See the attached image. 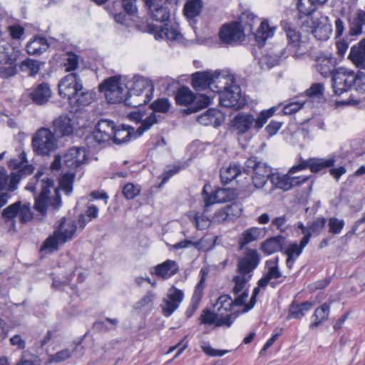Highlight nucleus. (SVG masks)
Returning a JSON list of instances; mask_svg holds the SVG:
<instances>
[{
  "label": "nucleus",
  "mask_w": 365,
  "mask_h": 365,
  "mask_svg": "<svg viewBox=\"0 0 365 365\" xmlns=\"http://www.w3.org/2000/svg\"><path fill=\"white\" fill-rule=\"evenodd\" d=\"M261 257L257 250L248 248L243 257L237 260V272L238 275L233 277L235 283L232 292L236 296L235 304L238 307L245 304L249 294L246 288L247 283L251 279L252 272L260 263Z\"/></svg>",
  "instance_id": "nucleus-1"
},
{
  "label": "nucleus",
  "mask_w": 365,
  "mask_h": 365,
  "mask_svg": "<svg viewBox=\"0 0 365 365\" xmlns=\"http://www.w3.org/2000/svg\"><path fill=\"white\" fill-rule=\"evenodd\" d=\"M151 17L156 21L164 23L163 26L149 25L152 33L155 34L156 38H166L174 41L178 39L181 36L177 26L170 24V10L167 6V3H162L155 1L149 6Z\"/></svg>",
  "instance_id": "nucleus-2"
},
{
  "label": "nucleus",
  "mask_w": 365,
  "mask_h": 365,
  "mask_svg": "<svg viewBox=\"0 0 365 365\" xmlns=\"http://www.w3.org/2000/svg\"><path fill=\"white\" fill-rule=\"evenodd\" d=\"M277 110V107H272L269 109L260 112L257 118L251 113L245 112L239 113L232 120V126L240 135L245 134L252 127L256 130H260L267 123L268 119L272 117Z\"/></svg>",
  "instance_id": "nucleus-3"
},
{
  "label": "nucleus",
  "mask_w": 365,
  "mask_h": 365,
  "mask_svg": "<svg viewBox=\"0 0 365 365\" xmlns=\"http://www.w3.org/2000/svg\"><path fill=\"white\" fill-rule=\"evenodd\" d=\"M43 175V172L38 170L26 187V190L35 192L37 189L36 185L38 183L40 184L41 191L40 195L35 199L34 208L41 214H45L46 212L50 189L53 187L54 185L53 180L48 177L42 179L39 182V178Z\"/></svg>",
  "instance_id": "nucleus-4"
},
{
  "label": "nucleus",
  "mask_w": 365,
  "mask_h": 365,
  "mask_svg": "<svg viewBox=\"0 0 365 365\" xmlns=\"http://www.w3.org/2000/svg\"><path fill=\"white\" fill-rule=\"evenodd\" d=\"M282 30L286 34L287 46L284 49L287 53L292 55L294 58H302L308 51L307 43L302 40V35L294 25L287 21L281 22Z\"/></svg>",
  "instance_id": "nucleus-5"
},
{
  "label": "nucleus",
  "mask_w": 365,
  "mask_h": 365,
  "mask_svg": "<svg viewBox=\"0 0 365 365\" xmlns=\"http://www.w3.org/2000/svg\"><path fill=\"white\" fill-rule=\"evenodd\" d=\"M243 171L246 173H253L252 182L257 189L263 187L273 175L270 166L256 156H252L245 161Z\"/></svg>",
  "instance_id": "nucleus-6"
},
{
  "label": "nucleus",
  "mask_w": 365,
  "mask_h": 365,
  "mask_svg": "<svg viewBox=\"0 0 365 365\" xmlns=\"http://www.w3.org/2000/svg\"><path fill=\"white\" fill-rule=\"evenodd\" d=\"M222 80L227 81V79L217 71L215 72L198 71L192 76V86L195 90L198 91L210 88L213 92H216L214 88L217 90L222 88V86L219 85ZM225 84H227V82Z\"/></svg>",
  "instance_id": "nucleus-7"
},
{
  "label": "nucleus",
  "mask_w": 365,
  "mask_h": 365,
  "mask_svg": "<svg viewBox=\"0 0 365 365\" xmlns=\"http://www.w3.org/2000/svg\"><path fill=\"white\" fill-rule=\"evenodd\" d=\"M224 90H216L218 93L220 104L225 108H231L235 110H240L247 104V100L241 93L240 87L235 83L228 88L224 87Z\"/></svg>",
  "instance_id": "nucleus-8"
},
{
  "label": "nucleus",
  "mask_w": 365,
  "mask_h": 365,
  "mask_svg": "<svg viewBox=\"0 0 365 365\" xmlns=\"http://www.w3.org/2000/svg\"><path fill=\"white\" fill-rule=\"evenodd\" d=\"M34 151L39 155H47L57 148V140L50 129L41 128L32 137Z\"/></svg>",
  "instance_id": "nucleus-9"
},
{
  "label": "nucleus",
  "mask_w": 365,
  "mask_h": 365,
  "mask_svg": "<svg viewBox=\"0 0 365 365\" xmlns=\"http://www.w3.org/2000/svg\"><path fill=\"white\" fill-rule=\"evenodd\" d=\"M175 101L177 104L180 106H188L196 102V105L190 108L192 110L191 112H197L212 103V100L209 96L205 94L195 96L193 92L186 86L180 87L178 90L175 95Z\"/></svg>",
  "instance_id": "nucleus-10"
},
{
  "label": "nucleus",
  "mask_w": 365,
  "mask_h": 365,
  "mask_svg": "<svg viewBox=\"0 0 365 365\" xmlns=\"http://www.w3.org/2000/svg\"><path fill=\"white\" fill-rule=\"evenodd\" d=\"M331 81L334 93L340 96L355 86L357 77L354 71L341 68L333 73Z\"/></svg>",
  "instance_id": "nucleus-11"
},
{
  "label": "nucleus",
  "mask_w": 365,
  "mask_h": 365,
  "mask_svg": "<svg viewBox=\"0 0 365 365\" xmlns=\"http://www.w3.org/2000/svg\"><path fill=\"white\" fill-rule=\"evenodd\" d=\"M114 128L115 123L113 120L101 119L96 125L92 134L86 138L87 143L93 144V143H95L91 146H96V145L108 143L112 140Z\"/></svg>",
  "instance_id": "nucleus-12"
},
{
  "label": "nucleus",
  "mask_w": 365,
  "mask_h": 365,
  "mask_svg": "<svg viewBox=\"0 0 365 365\" xmlns=\"http://www.w3.org/2000/svg\"><path fill=\"white\" fill-rule=\"evenodd\" d=\"M99 90L105 92L106 100L109 103L124 102L125 90L120 83L118 76H112L105 80L99 86Z\"/></svg>",
  "instance_id": "nucleus-13"
},
{
  "label": "nucleus",
  "mask_w": 365,
  "mask_h": 365,
  "mask_svg": "<svg viewBox=\"0 0 365 365\" xmlns=\"http://www.w3.org/2000/svg\"><path fill=\"white\" fill-rule=\"evenodd\" d=\"M34 170V166H26L19 173L13 172L11 175H8L6 169L0 167V191L6 190L9 192L15 191L21 179L31 175Z\"/></svg>",
  "instance_id": "nucleus-14"
},
{
  "label": "nucleus",
  "mask_w": 365,
  "mask_h": 365,
  "mask_svg": "<svg viewBox=\"0 0 365 365\" xmlns=\"http://www.w3.org/2000/svg\"><path fill=\"white\" fill-rule=\"evenodd\" d=\"M83 89V83L80 76L76 73H71L63 77L58 83V93L68 102Z\"/></svg>",
  "instance_id": "nucleus-15"
},
{
  "label": "nucleus",
  "mask_w": 365,
  "mask_h": 365,
  "mask_svg": "<svg viewBox=\"0 0 365 365\" xmlns=\"http://www.w3.org/2000/svg\"><path fill=\"white\" fill-rule=\"evenodd\" d=\"M334 163L335 159L334 158L329 159L311 158L307 160L299 158V163L289 169L288 174H293L307 168H309L312 173H316L324 168L332 167Z\"/></svg>",
  "instance_id": "nucleus-16"
},
{
  "label": "nucleus",
  "mask_w": 365,
  "mask_h": 365,
  "mask_svg": "<svg viewBox=\"0 0 365 365\" xmlns=\"http://www.w3.org/2000/svg\"><path fill=\"white\" fill-rule=\"evenodd\" d=\"M184 298V293L182 290L172 287L168 289L167 297L164 298L160 304L163 314L170 317L173 313L179 307Z\"/></svg>",
  "instance_id": "nucleus-17"
},
{
  "label": "nucleus",
  "mask_w": 365,
  "mask_h": 365,
  "mask_svg": "<svg viewBox=\"0 0 365 365\" xmlns=\"http://www.w3.org/2000/svg\"><path fill=\"white\" fill-rule=\"evenodd\" d=\"M208 186L205 185L202 188V195L204 202V212H207L210 207L215 203H222L230 201L232 198L233 192L229 189L218 188L213 193L207 192Z\"/></svg>",
  "instance_id": "nucleus-18"
},
{
  "label": "nucleus",
  "mask_w": 365,
  "mask_h": 365,
  "mask_svg": "<svg viewBox=\"0 0 365 365\" xmlns=\"http://www.w3.org/2000/svg\"><path fill=\"white\" fill-rule=\"evenodd\" d=\"M242 26L238 22L223 25L219 31V38L224 44H235L243 37Z\"/></svg>",
  "instance_id": "nucleus-19"
},
{
  "label": "nucleus",
  "mask_w": 365,
  "mask_h": 365,
  "mask_svg": "<svg viewBox=\"0 0 365 365\" xmlns=\"http://www.w3.org/2000/svg\"><path fill=\"white\" fill-rule=\"evenodd\" d=\"M309 178V176L291 177L289 175H280L273 173L270 181L274 187L284 190H289L294 186H298L304 183Z\"/></svg>",
  "instance_id": "nucleus-20"
},
{
  "label": "nucleus",
  "mask_w": 365,
  "mask_h": 365,
  "mask_svg": "<svg viewBox=\"0 0 365 365\" xmlns=\"http://www.w3.org/2000/svg\"><path fill=\"white\" fill-rule=\"evenodd\" d=\"M87 156V150L85 148H71L64 155V165L70 169L77 168L86 161Z\"/></svg>",
  "instance_id": "nucleus-21"
},
{
  "label": "nucleus",
  "mask_w": 365,
  "mask_h": 365,
  "mask_svg": "<svg viewBox=\"0 0 365 365\" xmlns=\"http://www.w3.org/2000/svg\"><path fill=\"white\" fill-rule=\"evenodd\" d=\"M51 94L52 92L49 84L43 82L34 86L29 93V97L34 104L43 106L49 101Z\"/></svg>",
  "instance_id": "nucleus-22"
},
{
  "label": "nucleus",
  "mask_w": 365,
  "mask_h": 365,
  "mask_svg": "<svg viewBox=\"0 0 365 365\" xmlns=\"http://www.w3.org/2000/svg\"><path fill=\"white\" fill-rule=\"evenodd\" d=\"M312 58L316 61L317 71L324 77L331 75L336 71L334 69L336 59L331 55L320 54L319 56H312Z\"/></svg>",
  "instance_id": "nucleus-23"
},
{
  "label": "nucleus",
  "mask_w": 365,
  "mask_h": 365,
  "mask_svg": "<svg viewBox=\"0 0 365 365\" xmlns=\"http://www.w3.org/2000/svg\"><path fill=\"white\" fill-rule=\"evenodd\" d=\"M308 243V237H303L299 244L297 242H293L287 245L284 254L287 257L286 265L289 269L293 267L295 260L301 255L304 248Z\"/></svg>",
  "instance_id": "nucleus-24"
},
{
  "label": "nucleus",
  "mask_w": 365,
  "mask_h": 365,
  "mask_svg": "<svg viewBox=\"0 0 365 365\" xmlns=\"http://www.w3.org/2000/svg\"><path fill=\"white\" fill-rule=\"evenodd\" d=\"M200 318L202 323L205 324H215L217 327L226 326L230 327L232 324L230 314H227L226 317H220L216 310L215 312L203 311Z\"/></svg>",
  "instance_id": "nucleus-25"
},
{
  "label": "nucleus",
  "mask_w": 365,
  "mask_h": 365,
  "mask_svg": "<svg viewBox=\"0 0 365 365\" xmlns=\"http://www.w3.org/2000/svg\"><path fill=\"white\" fill-rule=\"evenodd\" d=\"M154 86L150 80L145 77H136L134 78L133 86L129 91L141 96H146L152 98L153 96Z\"/></svg>",
  "instance_id": "nucleus-26"
},
{
  "label": "nucleus",
  "mask_w": 365,
  "mask_h": 365,
  "mask_svg": "<svg viewBox=\"0 0 365 365\" xmlns=\"http://www.w3.org/2000/svg\"><path fill=\"white\" fill-rule=\"evenodd\" d=\"M54 134L58 137L69 136L73 132L72 120L67 115H60L53 123Z\"/></svg>",
  "instance_id": "nucleus-27"
},
{
  "label": "nucleus",
  "mask_w": 365,
  "mask_h": 365,
  "mask_svg": "<svg viewBox=\"0 0 365 365\" xmlns=\"http://www.w3.org/2000/svg\"><path fill=\"white\" fill-rule=\"evenodd\" d=\"M223 114L217 109L210 108L206 113L198 116L197 121L203 125L220 126L224 121Z\"/></svg>",
  "instance_id": "nucleus-28"
},
{
  "label": "nucleus",
  "mask_w": 365,
  "mask_h": 365,
  "mask_svg": "<svg viewBox=\"0 0 365 365\" xmlns=\"http://www.w3.org/2000/svg\"><path fill=\"white\" fill-rule=\"evenodd\" d=\"M234 306H237L235 304V299H232L229 294H223L220 296L215 304L216 311L218 312V315H220V317H226L227 314H230L231 317H232L231 312ZM235 318V316L233 318L231 317L232 321Z\"/></svg>",
  "instance_id": "nucleus-29"
},
{
  "label": "nucleus",
  "mask_w": 365,
  "mask_h": 365,
  "mask_svg": "<svg viewBox=\"0 0 365 365\" xmlns=\"http://www.w3.org/2000/svg\"><path fill=\"white\" fill-rule=\"evenodd\" d=\"M48 48L49 43L43 36H34L26 46V51L29 55H41Z\"/></svg>",
  "instance_id": "nucleus-30"
},
{
  "label": "nucleus",
  "mask_w": 365,
  "mask_h": 365,
  "mask_svg": "<svg viewBox=\"0 0 365 365\" xmlns=\"http://www.w3.org/2000/svg\"><path fill=\"white\" fill-rule=\"evenodd\" d=\"M77 225L74 220L66 221L62 218L58 229L56 232H58L61 243H65L71 240L76 232Z\"/></svg>",
  "instance_id": "nucleus-31"
},
{
  "label": "nucleus",
  "mask_w": 365,
  "mask_h": 365,
  "mask_svg": "<svg viewBox=\"0 0 365 365\" xmlns=\"http://www.w3.org/2000/svg\"><path fill=\"white\" fill-rule=\"evenodd\" d=\"M313 307L314 302L309 300L299 304H297L294 301L289 306L287 319H301Z\"/></svg>",
  "instance_id": "nucleus-32"
},
{
  "label": "nucleus",
  "mask_w": 365,
  "mask_h": 365,
  "mask_svg": "<svg viewBox=\"0 0 365 365\" xmlns=\"http://www.w3.org/2000/svg\"><path fill=\"white\" fill-rule=\"evenodd\" d=\"M285 237L282 235L272 237L265 240L261 246L262 250L267 255L281 251L284 245Z\"/></svg>",
  "instance_id": "nucleus-33"
},
{
  "label": "nucleus",
  "mask_w": 365,
  "mask_h": 365,
  "mask_svg": "<svg viewBox=\"0 0 365 365\" xmlns=\"http://www.w3.org/2000/svg\"><path fill=\"white\" fill-rule=\"evenodd\" d=\"M276 29V26H270L267 20H263L255 34L257 43L263 46L267 39L274 36Z\"/></svg>",
  "instance_id": "nucleus-34"
},
{
  "label": "nucleus",
  "mask_w": 365,
  "mask_h": 365,
  "mask_svg": "<svg viewBox=\"0 0 365 365\" xmlns=\"http://www.w3.org/2000/svg\"><path fill=\"white\" fill-rule=\"evenodd\" d=\"M95 96V92L87 91L83 87L81 91H78V93L71 98L69 103L72 107L86 106L93 101Z\"/></svg>",
  "instance_id": "nucleus-35"
},
{
  "label": "nucleus",
  "mask_w": 365,
  "mask_h": 365,
  "mask_svg": "<svg viewBox=\"0 0 365 365\" xmlns=\"http://www.w3.org/2000/svg\"><path fill=\"white\" fill-rule=\"evenodd\" d=\"M262 233V230L256 227H252L244 231L238 240L239 249L242 250L247 245L257 240L261 237Z\"/></svg>",
  "instance_id": "nucleus-36"
},
{
  "label": "nucleus",
  "mask_w": 365,
  "mask_h": 365,
  "mask_svg": "<svg viewBox=\"0 0 365 365\" xmlns=\"http://www.w3.org/2000/svg\"><path fill=\"white\" fill-rule=\"evenodd\" d=\"M330 307L327 303H324L318 307L313 315L314 322L309 324L310 329L318 327L324 321L327 320L329 315Z\"/></svg>",
  "instance_id": "nucleus-37"
},
{
  "label": "nucleus",
  "mask_w": 365,
  "mask_h": 365,
  "mask_svg": "<svg viewBox=\"0 0 365 365\" xmlns=\"http://www.w3.org/2000/svg\"><path fill=\"white\" fill-rule=\"evenodd\" d=\"M178 270V265L175 261L167 260L155 267V274L167 279L176 274Z\"/></svg>",
  "instance_id": "nucleus-38"
},
{
  "label": "nucleus",
  "mask_w": 365,
  "mask_h": 365,
  "mask_svg": "<svg viewBox=\"0 0 365 365\" xmlns=\"http://www.w3.org/2000/svg\"><path fill=\"white\" fill-rule=\"evenodd\" d=\"M43 64L39 61L27 58L20 63L19 67L21 72L28 73L29 76L34 77L38 74Z\"/></svg>",
  "instance_id": "nucleus-39"
},
{
  "label": "nucleus",
  "mask_w": 365,
  "mask_h": 365,
  "mask_svg": "<svg viewBox=\"0 0 365 365\" xmlns=\"http://www.w3.org/2000/svg\"><path fill=\"white\" fill-rule=\"evenodd\" d=\"M152 98L147 97L146 96H141L133 92L128 91L127 95L125 96L124 104L126 106L131 108H138L139 106L147 104L150 101Z\"/></svg>",
  "instance_id": "nucleus-40"
},
{
  "label": "nucleus",
  "mask_w": 365,
  "mask_h": 365,
  "mask_svg": "<svg viewBox=\"0 0 365 365\" xmlns=\"http://www.w3.org/2000/svg\"><path fill=\"white\" fill-rule=\"evenodd\" d=\"M200 274V279L195 287L191 300L193 311H196L198 307L202 297L203 290L205 286V279L207 274L203 269H201Z\"/></svg>",
  "instance_id": "nucleus-41"
},
{
  "label": "nucleus",
  "mask_w": 365,
  "mask_h": 365,
  "mask_svg": "<svg viewBox=\"0 0 365 365\" xmlns=\"http://www.w3.org/2000/svg\"><path fill=\"white\" fill-rule=\"evenodd\" d=\"M202 9V0H187L183 12L187 19H193L200 15Z\"/></svg>",
  "instance_id": "nucleus-42"
},
{
  "label": "nucleus",
  "mask_w": 365,
  "mask_h": 365,
  "mask_svg": "<svg viewBox=\"0 0 365 365\" xmlns=\"http://www.w3.org/2000/svg\"><path fill=\"white\" fill-rule=\"evenodd\" d=\"M349 57L359 69V71L365 72V48L352 47Z\"/></svg>",
  "instance_id": "nucleus-43"
},
{
  "label": "nucleus",
  "mask_w": 365,
  "mask_h": 365,
  "mask_svg": "<svg viewBox=\"0 0 365 365\" xmlns=\"http://www.w3.org/2000/svg\"><path fill=\"white\" fill-rule=\"evenodd\" d=\"M133 131V128L129 126L128 128L122 127L118 128L115 127L112 140L115 144L118 145L127 143L130 140Z\"/></svg>",
  "instance_id": "nucleus-44"
},
{
  "label": "nucleus",
  "mask_w": 365,
  "mask_h": 365,
  "mask_svg": "<svg viewBox=\"0 0 365 365\" xmlns=\"http://www.w3.org/2000/svg\"><path fill=\"white\" fill-rule=\"evenodd\" d=\"M241 173L240 165L235 163H231L225 169L221 170L220 178L224 184H228L235 179Z\"/></svg>",
  "instance_id": "nucleus-45"
},
{
  "label": "nucleus",
  "mask_w": 365,
  "mask_h": 365,
  "mask_svg": "<svg viewBox=\"0 0 365 365\" xmlns=\"http://www.w3.org/2000/svg\"><path fill=\"white\" fill-rule=\"evenodd\" d=\"M297 9L299 16H308L312 15L317 9V4L314 0H298Z\"/></svg>",
  "instance_id": "nucleus-46"
},
{
  "label": "nucleus",
  "mask_w": 365,
  "mask_h": 365,
  "mask_svg": "<svg viewBox=\"0 0 365 365\" xmlns=\"http://www.w3.org/2000/svg\"><path fill=\"white\" fill-rule=\"evenodd\" d=\"M257 16L252 12L245 11L240 16V24L243 31L253 33V27Z\"/></svg>",
  "instance_id": "nucleus-47"
},
{
  "label": "nucleus",
  "mask_w": 365,
  "mask_h": 365,
  "mask_svg": "<svg viewBox=\"0 0 365 365\" xmlns=\"http://www.w3.org/2000/svg\"><path fill=\"white\" fill-rule=\"evenodd\" d=\"M289 56L286 49L282 50L279 53H274V56L270 54L265 55L262 61L269 68L274 67L279 63L281 59H285Z\"/></svg>",
  "instance_id": "nucleus-48"
},
{
  "label": "nucleus",
  "mask_w": 365,
  "mask_h": 365,
  "mask_svg": "<svg viewBox=\"0 0 365 365\" xmlns=\"http://www.w3.org/2000/svg\"><path fill=\"white\" fill-rule=\"evenodd\" d=\"M26 155L24 151L19 153L17 158L11 159L9 162V165L14 170H17L16 173H19L22 169L26 166H33L32 165L27 164Z\"/></svg>",
  "instance_id": "nucleus-49"
},
{
  "label": "nucleus",
  "mask_w": 365,
  "mask_h": 365,
  "mask_svg": "<svg viewBox=\"0 0 365 365\" xmlns=\"http://www.w3.org/2000/svg\"><path fill=\"white\" fill-rule=\"evenodd\" d=\"M58 243H61L60 237L58 232H54L53 234L49 236L43 242L41 247V250H49L53 252L58 249Z\"/></svg>",
  "instance_id": "nucleus-50"
},
{
  "label": "nucleus",
  "mask_w": 365,
  "mask_h": 365,
  "mask_svg": "<svg viewBox=\"0 0 365 365\" xmlns=\"http://www.w3.org/2000/svg\"><path fill=\"white\" fill-rule=\"evenodd\" d=\"M344 225V220L335 217H330L328 220V231L334 235H339Z\"/></svg>",
  "instance_id": "nucleus-51"
},
{
  "label": "nucleus",
  "mask_w": 365,
  "mask_h": 365,
  "mask_svg": "<svg viewBox=\"0 0 365 365\" xmlns=\"http://www.w3.org/2000/svg\"><path fill=\"white\" fill-rule=\"evenodd\" d=\"M150 108L153 110V113L159 112L165 113H167L170 107V103L168 98H163L155 100L150 106Z\"/></svg>",
  "instance_id": "nucleus-52"
},
{
  "label": "nucleus",
  "mask_w": 365,
  "mask_h": 365,
  "mask_svg": "<svg viewBox=\"0 0 365 365\" xmlns=\"http://www.w3.org/2000/svg\"><path fill=\"white\" fill-rule=\"evenodd\" d=\"M18 216L22 223H26L33 218V212H31V204L29 202L19 205Z\"/></svg>",
  "instance_id": "nucleus-53"
},
{
  "label": "nucleus",
  "mask_w": 365,
  "mask_h": 365,
  "mask_svg": "<svg viewBox=\"0 0 365 365\" xmlns=\"http://www.w3.org/2000/svg\"><path fill=\"white\" fill-rule=\"evenodd\" d=\"M158 123V118L155 113H152L145 119L142 120L141 125L137 129L138 135H141L144 132L149 130L154 124Z\"/></svg>",
  "instance_id": "nucleus-54"
},
{
  "label": "nucleus",
  "mask_w": 365,
  "mask_h": 365,
  "mask_svg": "<svg viewBox=\"0 0 365 365\" xmlns=\"http://www.w3.org/2000/svg\"><path fill=\"white\" fill-rule=\"evenodd\" d=\"M79 56L73 52H68L66 54V58L64 63L66 71H75L78 66Z\"/></svg>",
  "instance_id": "nucleus-55"
},
{
  "label": "nucleus",
  "mask_w": 365,
  "mask_h": 365,
  "mask_svg": "<svg viewBox=\"0 0 365 365\" xmlns=\"http://www.w3.org/2000/svg\"><path fill=\"white\" fill-rule=\"evenodd\" d=\"M225 208L228 213L231 221L235 218L239 217L242 212V205L238 202H235L230 205H227L225 206Z\"/></svg>",
  "instance_id": "nucleus-56"
},
{
  "label": "nucleus",
  "mask_w": 365,
  "mask_h": 365,
  "mask_svg": "<svg viewBox=\"0 0 365 365\" xmlns=\"http://www.w3.org/2000/svg\"><path fill=\"white\" fill-rule=\"evenodd\" d=\"M73 178V173H66L63 175L60 180V187L68 195L70 194L73 190L72 184Z\"/></svg>",
  "instance_id": "nucleus-57"
},
{
  "label": "nucleus",
  "mask_w": 365,
  "mask_h": 365,
  "mask_svg": "<svg viewBox=\"0 0 365 365\" xmlns=\"http://www.w3.org/2000/svg\"><path fill=\"white\" fill-rule=\"evenodd\" d=\"M21 205V201H17L15 203L10 205L6 207L2 212V216L6 220H12L18 215V211Z\"/></svg>",
  "instance_id": "nucleus-58"
},
{
  "label": "nucleus",
  "mask_w": 365,
  "mask_h": 365,
  "mask_svg": "<svg viewBox=\"0 0 365 365\" xmlns=\"http://www.w3.org/2000/svg\"><path fill=\"white\" fill-rule=\"evenodd\" d=\"M2 61L9 66H14L16 69V61L19 58V51L12 49L11 51H4L2 53Z\"/></svg>",
  "instance_id": "nucleus-59"
},
{
  "label": "nucleus",
  "mask_w": 365,
  "mask_h": 365,
  "mask_svg": "<svg viewBox=\"0 0 365 365\" xmlns=\"http://www.w3.org/2000/svg\"><path fill=\"white\" fill-rule=\"evenodd\" d=\"M192 222L197 230H201L208 227L210 224L212 223L211 219L199 213L195 215Z\"/></svg>",
  "instance_id": "nucleus-60"
},
{
  "label": "nucleus",
  "mask_w": 365,
  "mask_h": 365,
  "mask_svg": "<svg viewBox=\"0 0 365 365\" xmlns=\"http://www.w3.org/2000/svg\"><path fill=\"white\" fill-rule=\"evenodd\" d=\"M200 347L202 351L210 356H222L229 352L228 350L215 349L207 342H203Z\"/></svg>",
  "instance_id": "nucleus-61"
},
{
  "label": "nucleus",
  "mask_w": 365,
  "mask_h": 365,
  "mask_svg": "<svg viewBox=\"0 0 365 365\" xmlns=\"http://www.w3.org/2000/svg\"><path fill=\"white\" fill-rule=\"evenodd\" d=\"M229 221H231V220L225 207L217 210L211 218V222L214 224H221Z\"/></svg>",
  "instance_id": "nucleus-62"
},
{
  "label": "nucleus",
  "mask_w": 365,
  "mask_h": 365,
  "mask_svg": "<svg viewBox=\"0 0 365 365\" xmlns=\"http://www.w3.org/2000/svg\"><path fill=\"white\" fill-rule=\"evenodd\" d=\"M140 189L133 183H127L123 189V193L128 200H132L139 195Z\"/></svg>",
  "instance_id": "nucleus-63"
},
{
  "label": "nucleus",
  "mask_w": 365,
  "mask_h": 365,
  "mask_svg": "<svg viewBox=\"0 0 365 365\" xmlns=\"http://www.w3.org/2000/svg\"><path fill=\"white\" fill-rule=\"evenodd\" d=\"M324 85L321 83H317L306 91L307 96L309 98H321L323 96Z\"/></svg>",
  "instance_id": "nucleus-64"
}]
</instances>
